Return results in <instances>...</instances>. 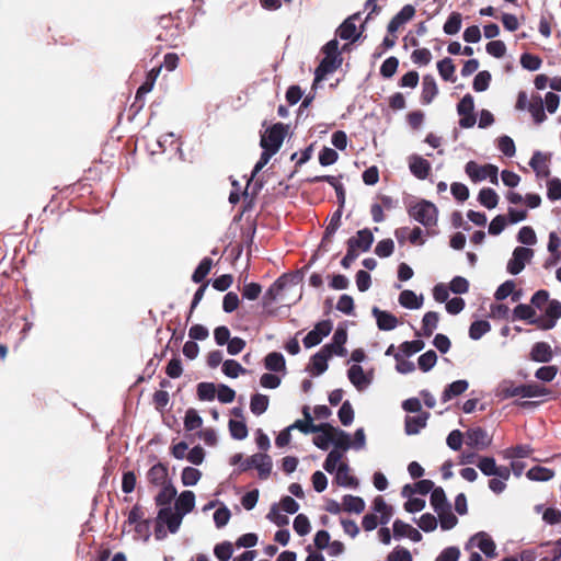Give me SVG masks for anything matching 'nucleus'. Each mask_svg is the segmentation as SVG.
I'll use <instances>...</instances> for the list:
<instances>
[{
	"mask_svg": "<svg viewBox=\"0 0 561 561\" xmlns=\"http://www.w3.org/2000/svg\"><path fill=\"white\" fill-rule=\"evenodd\" d=\"M359 16V13H356L350 18H347L339 27L337 34L342 39H352L356 41L359 37V34H356V25L354 20Z\"/></svg>",
	"mask_w": 561,
	"mask_h": 561,
	"instance_id": "nucleus-35",
	"label": "nucleus"
},
{
	"mask_svg": "<svg viewBox=\"0 0 561 561\" xmlns=\"http://www.w3.org/2000/svg\"><path fill=\"white\" fill-rule=\"evenodd\" d=\"M439 321V314L436 311H428L423 316L422 319V331L423 335L430 337L434 330L437 328Z\"/></svg>",
	"mask_w": 561,
	"mask_h": 561,
	"instance_id": "nucleus-44",
	"label": "nucleus"
},
{
	"mask_svg": "<svg viewBox=\"0 0 561 561\" xmlns=\"http://www.w3.org/2000/svg\"><path fill=\"white\" fill-rule=\"evenodd\" d=\"M415 14V9L411 4H405L389 22L388 32L393 34L398 28L410 21Z\"/></svg>",
	"mask_w": 561,
	"mask_h": 561,
	"instance_id": "nucleus-24",
	"label": "nucleus"
},
{
	"mask_svg": "<svg viewBox=\"0 0 561 561\" xmlns=\"http://www.w3.org/2000/svg\"><path fill=\"white\" fill-rule=\"evenodd\" d=\"M332 331V322L330 320H322L318 322L314 328L308 332L302 342L305 347L310 348L321 343L322 339L328 336Z\"/></svg>",
	"mask_w": 561,
	"mask_h": 561,
	"instance_id": "nucleus-10",
	"label": "nucleus"
},
{
	"mask_svg": "<svg viewBox=\"0 0 561 561\" xmlns=\"http://www.w3.org/2000/svg\"><path fill=\"white\" fill-rule=\"evenodd\" d=\"M268 397L261 393H255L251 398L250 409L255 415L263 414L268 408Z\"/></svg>",
	"mask_w": 561,
	"mask_h": 561,
	"instance_id": "nucleus-47",
	"label": "nucleus"
},
{
	"mask_svg": "<svg viewBox=\"0 0 561 561\" xmlns=\"http://www.w3.org/2000/svg\"><path fill=\"white\" fill-rule=\"evenodd\" d=\"M343 510L348 513L360 514L365 510V502L362 497L355 495L343 496Z\"/></svg>",
	"mask_w": 561,
	"mask_h": 561,
	"instance_id": "nucleus-38",
	"label": "nucleus"
},
{
	"mask_svg": "<svg viewBox=\"0 0 561 561\" xmlns=\"http://www.w3.org/2000/svg\"><path fill=\"white\" fill-rule=\"evenodd\" d=\"M156 519L145 518L142 506L136 503L128 512L127 519L123 524L122 531L126 534V525H134L135 533L144 542H148L152 533L150 530L152 523Z\"/></svg>",
	"mask_w": 561,
	"mask_h": 561,
	"instance_id": "nucleus-2",
	"label": "nucleus"
},
{
	"mask_svg": "<svg viewBox=\"0 0 561 561\" xmlns=\"http://www.w3.org/2000/svg\"><path fill=\"white\" fill-rule=\"evenodd\" d=\"M431 505L434 511L437 512L442 508L449 506L450 504L447 501L445 491L440 486H436L433 489L431 494Z\"/></svg>",
	"mask_w": 561,
	"mask_h": 561,
	"instance_id": "nucleus-49",
	"label": "nucleus"
},
{
	"mask_svg": "<svg viewBox=\"0 0 561 561\" xmlns=\"http://www.w3.org/2000/svg\"><path fill=\"white\" fill-rule=\"evenodd\" d=\"M147 480L150 484H152L156 488H160L164 484L168 479H171L169 477V463L157 461L153 466L149 468V470L146 473Z\"/></svg>",
	"mask_w": 561,
	"mask_h": 561,
	"instance_id": "nucleus-14",
	"label": "nucleus"
},
{
	"mask_svg": "<svg viewBox=\"0 0 561 561\" xmlns=\"http://www.w3.org/2000/svg\"><path fill=\"white\" fill-rule=\"evenodd\" d=\"M536 124H541L546 118L545 105L540 95H533L528 108Z\"/></svg>",
	"mask_w": 561,
	"mask_h": 561,
	"instance_id": "nucleus-33",
	"label": "nucleus"
},
{
	"mask_svg": "<svg viewBox=\"0 0 561 561\" xmlns=\"http://www.w3.org/2000/svg\"><path fill=\"white\" fill-rule=\"evenodd\" d=\"M178 490L172 482V479H168L163 485L160 486L159 492L154 496V504L158 507L159 518H164L171 510H174L172 502L176 500Z\"/></svg>",
	"mask_w": 561,
	"mask_h": 561,
	"instance_id": "nucleus-5",
	"label": "nucleus"
},
{
	"mask_svg": "<svg viewBox=\"0 0 561 561\" xmlns=\"http://www.w3.org/2000/svg\"><path fill=\"white\" fill-rule=\"evenodd\" d=\"M160 75V68L152 67L146 71L145 78L135 93L134 102L129 106L128 121L133 122L145 106L146 95L152 91Z\"/></svg>",
	"mask_w": 561,
	"mask_h": 561,
	"instance_id": "nucleus-1",
	"label": "nucleus"
},
{
	"mask_svg": "<svg viewBox=\"0 0 561 561\" xmlns=\"http://www.w3.org/2000/svg\"><path fill=\"white\" fill-rule=\"evenodd\" d=\"M374 242V234L370 231V229L365 228L362 230H358L356 232V236L351 237L346 241L347 249L352 250L353 252L362 251L367 252Z\"/></svg>",
	"mask_w": 561,
	"mask_h": 561,
	"instance_id": "nucleus-12",
	"label": "nucleus"
},
{
	"mask_svg": "<svg viewBox=\"0 0 561 561\" xmlns=\"http://www.w3.org/2000/svg\"><path fill=\"white\" fill-rule=\"evenodd\" d=\"M335 479L343 486L357 488L358 485L357 479L350 474V468L346 463H340Z\"/></svg>",
	"mask_w": 561,
	"mask_h": 561,
	"instance_id": "nucleus-37",
	"label": "nucleus"
},
{
	"mask_svg": "<svg viewBox=\"0 0 561 561\" xmlns=\"http://www.w3.org/2000/svg\"><path fill=\"white\" fill-rule=\"evenodd\" d=\"M535 309L525 304L517 305L513 310L514 319L528 320L529 322L535 319Z\"/></svg>",
	"mask_w": 561,
	"mask_h": 561,
	"instance_id": "nucleus-61",
	"label": "nucleus"
},
{
	"mask_svg": "<svg viewBox=\"0 0 561 561\" xmlns=\"http://www.w3.org/2000/svg\"><path fill=\"white\" fill-rule=\"evenodd\" d=\"M526 477L531 481L545 482L554 477V471L546 467L535 466L527 471Z\"/></svg>",
	"mask_w": 561,
	"mask_h": 561,
	"instance_id": "nucleus-41",
	"label": "nucleus"
},
{
	"mask_svg": "<svg viewBox=\"0 0 561 561\" xmlns=\"http://www.w3.org/2000/svg\"><path fill=\"white\" fill-rule=\"evenodd\" d=\"M437 70L439 72V76L445 81L455 82L456 77L454 76L456 67L453 62V59L449 57H446L437 62Z\"/></svg>",
	"mask_w": 561,
	"mask_h": 561,
	"instance_id": "nucleus-42",
	"label": "nucleus"
},
{
	"mask_svg": "<svg viewBox=\"0 0 561 561\" xmlns=\"http://www.w3.org/2000/svg\"><path fill=\"white\" fill-rule=\"evenodd\" d=\"M206 457V451L201 444L194 445L191 449H188V454L186 455V460L194 466H199L203 463Z\"/></svg>",
	"mask_w": 561,
	"mask_h": 561,
	"instance_id": "nucleus-53",
	"label": "nucleus"
},
{
	"mask_svg": "<svg viewBox=\"0 0 561 561\" xmlns=\"http://www.w3.org/2000/svg\"><path fill=\"white\" fill-rule=\"evenodd\" d=\"M479 202L486 208L493 209L499 203V196L493 188L484 187L479 192Z\"/></svg>",
	"mask_w": 561,
	"mask_h": 561,
	"instance_id": "nucleus-46",
	"label": "nucleus"
},
{
	"mask_svg": "<svg viewBox=\"0 0 561 561\" xmlns=\"http://www.w3.org/2000/svg\"><path fill=\"white\" fill-rule=\"evenodd\" d=\"M339 420L344 426L352 424L354 420V410L350 401H344L337 412Z\"/></svg>",
	"mask_w": 561,
	"mask_h": 561,
	"instance_id": "nucleus-62",
	"label": "nucleus"
},
{
	"mask_svg": "<svg viewBox=\"0 0 561 561\" xmlns=\"http://www.w3.org/2000/svg\"><path fill=\"white\" fill-rule=\"evenodd\" d=\"M491 82V73L486 70L478 72V75L473 79V90L476 92H483L488 90Z\"/></svg>",
	"mask_w": 561,
	"mask_h": 561,
	"instance_id": "nucleus-60",
	"label": "nucleus"
},
{
	"mask_svg": "<svg viewBox=\"0 0 561 561\" xmlns=\"http://www.w3.org/2000/svg\"><path fill=\"white\" fill-rule=\"evenodd\" d=\"M465 170L472 182H480L489 178L491 183H499V169L494 164L489 163L484 165H479L474 161H469L467 162Z\"/></svg>",
	"mask_w": 561,
	"mask_h": 561,
	"instance_id": "nucleus-7",
	"label": "nucleus"
},
{
	"mask_svg": "<svg viewBox=\"0 0 561 561\" xmlns=\"http://www.w3.org/2000/svg\"><path fill=\"white\" fill-rule=\"evenodd\" d=\"M436 362L437 355L433 350L425 352L417 359L419 368L424 373L431 370L435 366Z\"/></svg>",
	"mask_w": 561,
	"mask_h": 561,
	"instance_id": "nucleus-55",
	"label": "nucleus"
},
{
	"mask_svg": "<svg viewBox=\"0 0 561 561\" xmlns=\"http://www.w3.org/2000/svg\"><path fill=\"white\" fill-rule=\"evenodd\" d=\"M549 394V390L537 383H527V385H514L513 382H504L501 386V396L504 399L513 398V397H522V398H535V397H543Z\"/></svg>",
	"mask_w": 561,
	"mask_h": 561,
	"instance_id": "nucleus-4",
	"label": "nucleus"
},
{
	"mask_svg": "<svg viewBox=\"0 0 561 561\" xmlns=\"http://www.w3.org/2000/svg\"><path fill=\"white\" fill-rule=\"evenodd\" d=\"M222 373L230 378H237L240 374H245L247 369L237 360L227 359L222 363Z\"/></svg>",
	"mask_w": 561,
	"mask_h": 561,
	"instance_id": "nucleus-52",
	"label": "nucleus"
},
{
	"mask_svg": "<svg viewBox=\"0 0 561 561\" xmlns=\"http://www.w3.org/2000/svg\"><path fill=\"white\" fill-rule=\"evenodd\" d=\"M332 437L333 438L331 443H333L336 448H340L342 450H347L352 445L350 435L342 430L334 427V434H332Z\"/></svg>",
	"mask_w": 561,
	"mask_h": 561,
	"instance_id": "nucleus-59",
	"label": "nucleus"
},
{
	"mask_svg": "<svg viewBox=\"0 0 561 561\" xmlns=\"http://www.w3.org/2000/svg\"><path fill=\"white\" fill-rule=\"evenodd\" d=\"M408 214L411 218L430 229L437 225L438 209L437 207L426 199H422L408 208Z\"/></svg>",
	"mask_w": 561,
	"mask_h": 561,
	"instance_id": "nucleus-3",
	"label": "nucleus"
},
{
	"mask_svg": "<svg viewBox=\"0 0 561 561\" xmlns=\"http://www.w3.org/2000/svg\"><path fill=\"white\" fill-rule=\"evenodd\" d=\"M341 58L324 57L314 71V82L322 81L329 73L334 72L341 66Z\"/></svg>",
	"mask_w": 561,
	"mask_h": 561,
	"instance_id": "nucleus-22",
	"label": "nucleus"
},
{
	"mask_svg": "<svg viewBox=\"0 0 561 561\" xmlns=\"http://www.w3.org/2000/svg\"><path fill=\"white\" fill-rule=\"evenodd\" d=\"M272 467L273 463L271 457L267 454H262V456H260V461H257L255 467L259 471V478L261 480H266L271 474Z\"/></svg>",
	"mask_w": 561,
	"mask_h": 561,
	"instance_id": "nucleus-56",
	"label": "nucleus"
},
{
	"mask_svg": "<svg viewBox=\"0 0 561 561\" xmlns=\"http://www.w3.org/2000/svg\"><path fill=\"white\" fill-rule=\"evenodd\" d=\"M287 134V128L283 123H276L265 130L261 136L260 146L263 149L277 152Z\"/></svg>",
	"mask_w": 561,
	"mask_h": 561,
	"instance_id": "nucleus-6",
	"label": "nucleus"
},
{
	"mask_svg": "<svg viewBox=\"0 0 561 561\" xmlns=\"http://www.w3.org/2000/svg\"><path fill=\"white\" fill-rule=\"evenodd\" d=\"M330 357L331 355L328 347H321L320 351L311 357L314 375H321L328 369V360Z\"/></svg>",
	"mask_w": 561,
	"mask_h": 561,
	"instance_id": "nucleus-30",
	"label": "nucleus"
},
{
	"mask_svg": "<svg viewBox=\"0 0 561 561\" xmlns=\"http://www.w3.org/2000/svg\"><path fill=\"white\" fill-rule=\"evenodd\" d=\"M137 485V477L133 470H127L123 472L122 476V491L126 495L134 492Z\"/></svg>",
	"mask_w": 561,
	"mask_h": 561,
	"instance_id": "nucleus-58",
	"label": "nucleus"
},
{
	"mask_svg": "<svg viewBox=\"0 0 561 561\" xmlns=\"http://www.w3.org/2000/svg\"><path fill=\"white\" fill-rule=\"evenodd\" d=\"M438 93V88L433 76L426 75L423 77L421 102L422 104H430Z\"/></svg>",
	"mask_w": 561,
	"mask_h": 561,
	"instance_id": "nucleus-27",
	"label": "nucleus"
},
{
	"mask_svg": "<svg viewBox=\"0 0 561 561\" xmlns=\"http://www.w3.org/2000/svg\"><path fill=\"white\" fill-rule=\"evenodd\" d=\"M474 100L471 94H466L457 105V112L460 115L459 125L462 128H471L474 126L477 118L473 113Z\"/></svg>",
	"mask_w": 561,
	"mask_h": 561,
	"instance_id": "nucleus-8",
	"label": "nucleus"
},
{
	"mask_svg": "<svg viewBox=\"0 0 561 561\" xmlns=\"http://www.w3.org/2000/svg\"><path fill=\"white\" fill-rule=\"evenodd\" d=\"M553 357V352L549 343L537 342L533 345L529 358L537 363H549Z\"/></svg>",
	"mask_w": 561,
	"mask_h": 561,
	"instance_id": "nucleus-25",
	"label": "nucleus"
},
{
	"mask_svg": "<svg viewBox=\"0 0 561 561\" xmlns=\"http://www.w3.org/2000/svg\"><path fill=\"white\" fill-rule=\"evenodd\" d=\"M541 62L542 60L540 59V57L529 53H524L520 56L522 67L530 71L538 70L541 66Z\"/></svg>",
	"mask_w": 561,
	"mask_h": 561,
	"instance_id": "nucleus-63",
	"label": "nucleus"
},
{
	"mask_svg": "<svg viewBox=\"0 0 561 561\" xmlns=\"http://www.w3.org/2000/svg\"><path fill=\"white\" fill-rule=\"evenodd\" d=\"M229 431L234 439L241 440L248 436V427L243 421L230 420Z\"/></svg>",
	"mask_w": 561,
	"mask_h": 561,
	"instance_id": "nucleus-57",
	"label": "nucleus"
},
{
	"mask_svg": "<svg viewBox=\"0 0 561 561\" xmlns=\"http://www.w3.org/2000/svg\"><path fill=\"white\" fill-rule=\"evenodd\" d=\"M184 371L183 363L178 353H173L165 367V374L170 379H176L182 376Z\"/></svg>",
	"mask_w": 561,
	"mask_h": 561,
	"instance_id": "nucleus-43",
	"label": "nucleus"
},
{
	"mask_svg": "<svg viewBox=\"0 0 561 561\" xmlns=\"http://www.w3.org/2000/svg\"><path fill=\"white\" fill-rule=\"evenodd\" d=\"M440 522V527L443 530H449L454 528L457 523L458 518L456 515L451 512V506H447L445 508H442L436 512Z\"/></svg>",
	"mask_w": 561,
	"mask_h": 561,
	"instance_id": "nucleus-45",
	"label": "nucleus"
},
{
	"mask_svg": "<svg viewBox=\"0 0 561 561\" xmlns=\"http://www.w3.org/2000/svg\"><path fill=\"white\" fill-rule=\"evenodd\" d=\"M342 208H339L331 217L329 225L325 228L320 247L325 250L328 243L331 242L333 234L341 226Z\"/></svg>",
	"mask_w": 561,
	"mask_h": 561,
	"instance_id": "nucleus-31",
	"label": "nucleus"
},
{
	"mask_svg": "<svg viewBox=\"0 0 561 561\" xmlns=\"http://www.w3.org/2000/svg\"><path fill=\"white\" fill-rule=\"evenodd\" d=\"M371 313L376 319L377 327L381 331H390L397 328L398 318L391 312L380 310L378 307L371 309Z\"/></svg>",
	"mask_w": 561,
	"mask_h": 561,
	"instance_id": "nucleus-19",
	"label": "nucleus"
},
{
	"mask_svg": "<svg viewBox=\"0 0 561 561\" xmlns=\"http://www.w3.org/2000/svg\"><path fill=\"white\" fill-rule=\"evenodd\" d=\"M195 503V493L191 490H184L176 496L174 510L185 516L193 512Z\"/></svg>",
	"mask_w": 561,
	"mask_h": 561,
	"instance_id": "nucleus-21",
	"label": "nucleus"
},
{
	"mask_svg": "<svg viewBox=\"0 0 561 561\" xmlns=\"http://www.w3.org/2000/svg\"><path fill=\"white\" fill-rule=\"evenodd\" d=\"M471 545H476L486 558L494 559L497 556L494 540L484 531L477 533L472 536L466 545V549H469Z\"/></svg>",
	"mask_w": 561,
	"mask_h": 561,
	"instance_id": "nucleus-11",
	"label": "nucleus"
},
{
	"mask_svg": "<svg viewBox=\"0 0 561 561\" xmlns=\"http://www.w3.org/2000/svg\"><path fill=\"white\" fill-rule=\"evenodd\" d=\"M399 304L408 309H419L422 307L423 297H417L414 291L405 289L399 295Z\"/></svg>",
	"mask_w": 561,
	"mask_h": 561,
	"instance_id": "nucleus-36",
	"label": "nucleus"
},
{
	"mask_svg": "<svg viewBox=\"0 0 561 561\" xmlns=\"http://www.w3.org/2000/svg\"><path fill=\"white\" fill-rule=\"evenodd\" d=\"M264 365L267 370L282 371L285 370L286 364L282 353L272 352L265 356Z\"/></svg>",
	"mask_w": 561,
	"mask_h": 561,
	"instance_id": "nucleus-39",
	"label": "nucleus"
},
{
	"mask_svg": "<svg viewBox=\"0 0 561 561\" xmlns=\"http://www.w3.org/2000/svg\"><path fill=\"white\" fill-rule=\"evenodd\" d=\"M466 444L479 450L488 448L492 438L488 435L486 431L482 427H472L466 432Z\"/></svg>",
	"mask_w": 561,
	"mask_h": 561,
	"instance_id": "nucleus-13",
	"label": "nucleus"
},
{
	"mask_svg": "<svg viewBox=\"0 0 561 561\" xmlns=\"http://www.w3.org/2000/svg\"><path fill=\"white\" fill-rule=\"evenodd\" d=\"M347 377L359 391L370 383V379L365 375L363 367L359 365L351 366L347 370Z\"/></svg>",
	"mask_w": 561,
	"mask_h": 561,
	"instance_id": "nucleus-28",
	"label": "nucleus"
},
{
	"mask_svg": "<svg viewBox=\"0 0 561 561\" xmlns=\"http://www.w3.org/2000/svg\"><path fill=\"white\" fill-rule=\"evenodd\" d=\"M297 277V274H283L279 276L266 290L264 295L265 302L274 301L289 283H296Z\"/></svg>",
	"mask_w": 561,
	"mask_h": 561,
	"instance_id": "nucleus-17",
	"label": "nucleus"
},
{
	"mask_svg": "<svg viewBox=\"0 0 561 561\" xmlns=\"http://www.w3.org/2000/svg\"><path fill=\"white\" fill-rule=\"evenodd\" d=\"M319 433H321V435H318L313 438V444L318 448L327 450L333 438L332 434H334V426L329 424V428L321 430Z\"/></svg>",
	"mask_w": 561,
	"mask_h": 561,
	"instance_id": "nucleus-51",
	"label": "nucleus"
},
{
	"mask_svg": "<svg viewBox=\"0 0 561 561\" xmlns=\"http://www.w3.org/2000/svg\"><path fill=\"white\" fill-rule=\"evenodd\" d=\"M430 419L428 412H421L414 416H405L404 420V431L408 435H416L420 433L422 428H424L427 424V420Z\"/></svg>",
	"mask_w": 561,
	"mask_h": 561,
	"instance_id": "nucleus-23",
	"label": "nucleus"
},
{
	"mask_svg": "<svg viewBox=\"0 0 561 561\" xmlns=\"http://www.w3.org/2000/svg\"><path fill=\"white\" fill-rule=\"evenodd\" d=\"M550 154L542 153L541 151L534 152L529 165L536 173L538 179H547L550 176Z\"/></svg>",
	"mask_w": 561,
	"mask_h": 561,
	"instance_id": "nucleus-16",
	"label": "nucleus"
},
{
	"mask_svg": "<svg viewBox=\"0 0 561 561\" xmlns=\"http://www.w3.org/2000/svg\"><path fill=\"white\" fill-rule=\"evenodd\" d=\"M468 381L462 379L449 383L442 394V401L446 403L449 400L462 394L468 389Z\"/></svg>",
	"mask_w": 561,
	"mask_h": 561,
	"instance_id": "nucleus-32",
	"label": "nucleus"
},
{
	"mask_svg": "<svg viewBox=\"0 0 561 561\" xmlns=\"http://www.w3.org/2000/svg\"><path fill=\"white\" fill-rule=\"evenodd\" d=\"M202 478V471L195 467L186 466L181 472V482L184 486H194Z\"/></svg>",
	"mask_w": 561,
	"mask_h": 561,
	"instance_id": "nucleus-40",
	"label": "nucleus"
},
{
	"mask_svg": "<svg viewBox=\"0 0 561 561\" xmlns=\"http://www.w3.org/2000/svg\"><path fill=\"white\" fill-rule=\"evenodd\" d=\"M347 341V332L344 328H337L333 334L332 343L325 344L323 347H328L330 355L345 356L346 348L344 347Z\"/></svg>",
	"mask_w": 561,
	"mask_h": 561,
	"instance_id": "nucleus-20",
	"label": "nucleus"
},
{
	"mask_svg": "<svg viewBox=\"0 0 561 561\" xmlns=\"http://www.w3.org/2000/svg\"><path fill=\"white\" fill-rule=\"evenodd\" d=\"M491 330V324L486 320L473 321L469 328V336L472 340L481 339L485 333Z\"/></svg>",
	"mask_w": 561,
	"mask_h": 561,
	"instance_id": "nucleus-50",
	"label": "nucleus"
},
{
	"mask_svg": "<svg viewBox=\"0 0 561 561\" xmlns=\"http://www.w3.org/2000/svg\"><path fill=\"white\" fill-rule=\"evenodd\" d=\"M462 16L459 12H451L445 22L443 30L448 35L457 34L461 28Z\"/></svg>",
	"mask_w": 561,
	"mask_h": 561,
	"instance_id": "nucleus-48",
	"label": "nucleus"
},
{
	"mask_svg": "<svg viewBox=\"0 0 561 561\" xmlns=\"http://www.w3.org/2000/svg\"><path fill=\"white\" fill-rule=\"evenodd\" d=\"M184 515L176 512L175 510H171V513H168L164 518H159V513H157L156 520L159 523H164L168 527L170 534L174 535L180 530L182 525V520Z\"/></svg>",
	"mask_w": 561,
	"mask_h": 561,
	"instance_id": "nucleus-29",
	"label": "nucleus"
},
{
	"mask_svg": "<svg viewBox=\"0 0 561 561\" xmlns=\"http://www.w3.org/2000/svg\"><path fill=\"white\" fill-rule=\"evenodd\" d=\"M210 273V255L204 256L192 273L191 279L195 284H204Z\"/></svg>",
	"mask_w": 561,
	"mask_h": 561,
	"instance_id": "nucleus-34",
	"label": "nucleus"
},
{
	"mask_svg": "<svg viewBox=\"0 0 561 561\" xmlns=\"http://www.w3.org/2000/svg\"><path fill=\"white\" fill-rule=\"evenodd\" d=\"M533 255L534 251L529 248H515L513 256L507 263V272L512 275L519 274L524 270L526 262L530 261Z\"/></svg>",
	"mask_w": 561,
	"mask_h": 561,
	"instance_id": "nucleus-9",
	"label": "nucleus"
},
{
	"mask_svg": "<svg viewBox=\"0 0 561 561\" xmlns=\"http://www.w3.org/2000/svg\"><path fill=\"white\" fill-rule=\"evenodd\" d=\"M409 169L411 173L419 180H425L432 170L431 163L417 154L409 157Z\"/></svg>",
	"mask_w": 561,
	"mask_h": 561,
	"instance_id": "nucleus-18",
	"label": "nucleus"
},
{
	"mask_svg": "<svg viewBox=\"0 0 561 561\" xmlns=\"http://www.w3.org/2000/svg\"><path fill=\"white\" fill-rule=\"evenodd\" d=\"M547 196L550 201L561 199V180L553 178L547 182Z\"/></svg>",
	"mask_w": 561,
	"mask_h": 561,
	"instance_id": "nucleus-64",
	"label": "nucleus"
},
{
	"mask_svg": "<svg viewBox=\"0 0 561 561\" xmlns=\"http://www.w3.org/2000/svg\"><path fill=\"white\" fill-rule=\"evenodd\" d=\"M204 420L199 411L195 408H187L183 417V426L185 432L199 431L203 427Z\"/></svg>",
	"mask_w": 561,
	"mask_h": 561,
	"instance_id": "nucleus-26",
	"label": "nucleus"
},
{
	"mask_svg": "<svg viewBox=\"0 0 561 561\" xmlns=\"http://www.w3.org/2000/svg\"><path fill=\"white\" fill-rule=\"evenodd\" d=\"M209 336V329L205 324L194 323L188 330V337L191 341L198 342L205 341Z\"/></svg>",
	"mask_w": 561,
	"mask_h": 561,
	"instance_id": "nucleus-54",
	"label": "nucleus"
},
{
	"mask_svg": "<svg viewBox=\"0 0 561 561\" xmlns=\"http://www.w3.org/2000/svg\"><path fill=\"white\" fill-rule=\"evenodd\" d=\"M302 414L305 420H297L291 425L290 430H299L304 434L318 433L321 430L329 428V423L313 424L312 417L309 412V407H304Z\"/></svg>",
	"mask_w": 561,
	"mask_h": 561,
	"instance_id": "nucleus-15",
	"label": "nucleus"
}]
</instances>
